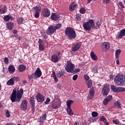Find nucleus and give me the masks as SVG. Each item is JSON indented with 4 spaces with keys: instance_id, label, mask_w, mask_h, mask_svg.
Returning <instances> with one entry per match:
<instances>
[{
    "instance_id": "nucleus-2",
    "label": "nucleus",
    "mask_w": 125,
    "mask_h": 125,
    "mask_svg": "<svg viewBox=\"0 0 125 125\" xmlns=\"http://www.w3.org/2000/svg\"><path fill=\"white\" fill-rule=\"evenodd\" d=\"M65 35L67 36L69 40H75L77 38L76 31L73 28L68 27L66 28Z\"/></svg>"
},
{
    "instance_id": "nucleus-25",
    "label": "nucleus",
    "mask_w": 125,
    "mask_h": 125,
    "mask_svg": "<svg viewBox=\"0 0 125 125\" xmlns=\"http://www.w3.org/2000/svg\"><path fill=\"white\" fill-rule=\"evenodd\" d=\"M51 106L53 109H58L60 108L59 103L58 102H53L51 104Z\"/></svg>"
},
{
    "instance_id": "nucleus-51",
    "label": "nucleus",
    "mask_w": 125,
    "mask_h": 125,
    "mask_svg": "<svg viewBox=\"0 0 125 125\" xmlns=\"http://www.w3.org/2000/svg\"><path fill=\"white\" fill-rule=\"evenodd\" d=\"M34 16L35 18H39L40 17V12H36Z\"/></svg>"
},
{
    "instance_id": "nucleus-5",
    "label": "nucleus",
    "mask_w": 125,
    "mask_h": 125,
    "mask_svg": "<svg viewBox=\"0 0 125 125\" xmlns=\"http://www.w3.org/2000/svg\"><path fill=\"white\" fill-rule=\"evenodd\" d=\"M74 69H75V64H73L71 61H67L66 66L65 67L66 72L72 73Z\"/></svg>"
},
{
    "instance_id": "nucleus-58",
    "label": "nucleus",
    "mask_w": 125,
    "mask_h": 125,
    "mask_svg": "<svg viewBox=\"0 0 125 125\" xmlns=\"http://www.w3.org/2000/svg\"><path fill=\"white\" fill-rule=\"evenodd\" d=\"M29 80H32V79H34V74L28 75Z\"/></svg>"
},
{
    "instance_id": "nucleus-23",
    "label": "nucleus",
    "mask_w": 125,
    "mask_h": 125,
    "mask_svg": "<svg viewBox=\"0 0 125 125\" xmlns=\"http://www.w3.org/2000/svg\"><path fill=\"white\" fill-rule=\"evenodd\" d=\"M26 68L27 67H26L25 65L20 64L19 66L18 70L19 71V72H24V71L26 70Z\"/></svg>"
},
{
    "instance_id": "nucleus-60",
    "label": "nucleus",
    "mask_w": 125,
    "mask_h": 125,
    "mask_svg": "<svg viewBox=\"0 0 125 125\" xmlns=\"http://www.w3.org/2000/svg\"><path fill=\"white\" fill-rule=\"evenodd\" d=\"M4 125H14V123H11V122H8L6 124H5Z\"/></svg>"
},
{
    "instance_id": "nucleus-16",
    "label": "nucleus",
    "mask_w": 125,
    "mask_h": 125,
    "mask_svg": "<svg viewBox=\"0 0 125 125\" xmlns=\"http://www.w3.org/2000/svg\"><path fill=\"white\" fill-rule=\"evenodd\" d=\"M47 32L49 35H52V34L54 33V32H56V30L54 26L51 25L48 28Z\"/></svg>"
},
{
    "instance_id": "nucleus-11",
    "label": "nucleus",
    "mask_w": 125,
    "mask_h": 125,
    "mask_svg": "<svg viewBox=\"0 0 125 125\" xmlns=\"http://www.w3.org/2000/svg\"><path fill=\"white\" fill-rule=\"evenodd\" d=\"M27 107H28V102L26 100H24L21 101V109L22 110V111H26Z\"/></svg>"
},
{
    "instance_id": "nucleus-49",
    "label": "nucleus",
    "mask_w": 125,
    "mask_h": 125,
    "mask_svg": "<svg viewBox=\"0 0 125 125\" xmlns=\"http://www.w3.org/2000/svg\"><path fill=\"white\" fill-rule=\"evenodd\" d=\"M84 79H85L86 82H87V81L89 80V77L87 76V75H84L83 76Z\"/></svg>"
},
{
    "instance_id": "nucleus-26",
    "label": "nucleus",
    "mask_w": 125,
    "mask_h": 125,
    "mask_svg": "<svg viewBox=\"0 0 125 125\" xmlns=\"http://www.w3.org/2000/svg\"><path fill=\"white\" fill-rule=\"evenodd\" d=\"M64 75H65V71L62 70L59 71L57 73V76L59 79H60V78H61L62 77H63Z\"/></svg>"
},
{
    "instance_id": "nucleus-55",
    "label": "nucleus",
    "mask_w": 125,
    "mask_h": 125,
    "mask_svg": "<svg viewBox=\"0 0 125 125\" xmlns=\"http://www.w3.org/2000/svg\"><path fill=\"white\" fill-rule=\"evenodd\" d=\"M50 101V99L49 98H47L46 101L45 102V105H47L48 104V103Z\"/></svg>"
},
{
    "instance_id": "nucleus-32",
    "label": "nucleus",
    "mask_w": 125,
    "mask_h": 125,
    "mask_svg": "<svg viewBox=\"0 0 125 125\" xmlns=\"http://www.w3.org/2000/svg\"><path fill=\"white\" fill-rule=\"evenodd\" d=\"M67 113L69 116H73L74 115V112H73V110L71 109V107H67L66 109Z\"/></svg>"
},
{
    "instance_id": "nucleus-30",
    "label": "nucleus",
    "mask_w": 125,
    "mask_h": 125,
    "mask_svg": "<svg viewBox=\"0 0 125 125\" xmlns=\"http://www.w3.org/2000/svg\"><path fill=\"white\" fill-rule=\"evenodd\" d=\"M114 107L118 108V109H121V108H122V104L119 101H117L114 103Z\"/></svg>"
},
{
    "instance_id": "nucleus-28",
    "label": "nucleus",
    "mask_w": 125,
    "mask_h": 125,
    "mask_svg": "<svg viewBox=\"0 0 125 125\" xmlns=\"http://www.w3.org/2000/svg\"><path fill=\"white\" fill-rule=\"evenodd\" d=\"M101 25V21H100L99 20H97L96 22V26H94L93 29H95L96 30H97V29H99L100 28V26Z\"/></svg>"
},
{
    "instance_id": "nucleus-33",
    "label": "nucleus",
    "mask_w": 125,
    "mask_h": 125,
    "mask_svg": "<svg viewBox=\"0 0 125 125\" xmlns=\"http://www.w3.org/2000/svg\"><path fill=\"white\" fill-rule=\"evenodd\" d=\"M7 11V7L6 6H4L2 9H0V12L1 14H4Z\"/></svg>"
},
{
    "instance_id": "nucleus-61",
    "label": "nucleus",
    "mask_w": 125,
    "mask_h": 125,
    "mask_svg": "<svg viewBox=\"0 0 125 125\" xmlns=\"http://www.w3.org/2000/svg\"><path fill=\"white\" fill-rule=\"evenodd\" d=\"M109 78L110 79V80H113L114 76L113 75L111 74L109 76Z\"/></svg>"
},
{
    "instance_id": "nucleus-46",
    "label": "nucleus",
    "mask_w": 125,
    "mask_h": 125,
    "mask_svg": "<svg viewBox=\"0 0 125 125\" xmlns=\"http://www.w3.org/2000/svg\"><path fill=\"white\" fill-rule=\"evenodd\" d=\"M76 21H81L82 20V17L81 16L77 15L75 17Z\"/></svg>"
},
{
    "instance_id": "nucleus-34",
    "label": "nucleus",
    "mask_w": 125,
    "mask_h": 125,
    "mask_svg": "<svg viewBox=\"0 0 125 125\" xmlns=\"http://www.w3.org/2000/svg\"><path fill=\"white\" fill-rule=\"evenodd\" d=\"M52 76L55 82H56V83H58V78H57V76H56V74L55 73V71H53Z\"/></svg>"
},
{
    "instance_id": "nucleus-15",
    "label": "nucleus",
    "mask_w": 125,
    "mask_h": 125,
    "mask_svg": "<svg viewBox=\"0 0 125 125\" xmlns=\"http://www.w3.org/2000/svg\"><path fill=\"white\" fill-rule=\"evenodd\" d=\"M89 94L88 95V98L90 100L92 99L94 97V93H95V88L92 87L89 89Z\"/></svg>"
},
{
    "instance_id": "nucleus-24",
    "label": "nucleus",
    "mask_w": 125,
    "mask_h": 125,
    "mask_svg": "<svg viewBox=\"0 0 125 125\" xmlns=\"http://www.w3.org/2000/svg\"><path fill=\"white\" fill-rule=\"evenodd\" d=\"M59 59L58 56H57V55L54 54L51 57V61L52 62H54V63H56L58 62Z\"/></svg>"
},
{
    "instance_id": "nucleus-7",
    "label": "nucleus",
    "mask_w": 125,
    "mask_h": 125,
    "mask_svg": "<svg viewBox=\"0 0 125 125\" xmlns=\"http://www.w3.org/2000/svg\"><path fill=\"white\" fill-rule=\"evenodd\" d=\"M102 92L104 96L108 95V93L110 92V85L109 84H104L102 89Z\"/></svg>"
},
{
    "instance_id": "nucleus-40",
    "label": "nucleus",
    "mask_w": 125,
    "mask_h": 125,
    "mask_svg": "<svg viewBox=\"0 0 125 125\" xmlns=\"http://www.w3.org/2000/svg\"><path fill=\"white\" fill-rule=\"evenodd\" d=\"M62 27V24L61 23L57 24L56 26H54L55 29H56V31L57 30H59Z\"/></svg>"
},
{
    "instance_id": "nucleus-4",
    "label": "nucleus",
    "mask_w": 125,
    "mask_h": 125,
    "mask_svg": "<svg viewBox=\"0 0 125 125\" xmlns=\"http://www.w3.org/2000/svg\"><path fill=\"white\" fill-rule=\"evenodd\" d=\"M123 74L119 73L116 75L114 78V83L118 85H123L125 84V79Z\"/></svg>"
},
{
    "instance_id": "nucleus-36",
    "label": "nucleus",
    "mask_w": 125,
    "mask_h": 125,
    "mask_svg": "<svg viewBox=\"0 0 125 125\" xmlns=\"http://www.w3.org/2000/svg\"><path fill=\"white\" fill-rule=\"evenodd\" d=\"M121 50L118 49L115 52V56L117 58V59H119V55L121 54Z\"/></svg>"
},
{
    "instance_id": "nucleus-48",
    "label": "nucleus",
    "mask_w": 125,
    "mask_h": 125,
    "mask_svg": "<svg viewBox=\"0 0 125 125\" xmlns=\"http://www.w3.org/2000/svg\"><path fill=\"white\" fill-rule=\"evenodd\" d=\"M112 122L115 125H120V121H119L118 120H113Z\"/></svg>"
},
{
    "instance_id": "nucleus-19",
    "label": "nucleus",
    "mask_w": 125,
    "mask_h": 125,
    "mask_svg": "<svg viewBox=\"0 0 125 125\" xmlns=\"http://www.w3.org/2000/svg\"><path fill=\"white\" fill-rule=\"evenodd\" d=\"M78 6V4L75 2H72L69 6V10L70 11H74Z\"/></svg>"
},
{
    "instance_id": "nucleus-54",
    "label": "nucleus",
    "mask_w": 125,
    "mask_h": 125,
    "mask_svg": "<svg viewBox=\"0 0 125 125\" xmlns=\"http://www.w3.org/2000/svg\"><path fill=\"white\" fill-rule=\"evenodd\" d=\"M103 1L104 4H108L110 2V0H103Z\"/></svg>"
},
{
    "instance_id": "nucleus-21",
    "label": "nucleus",
    "mask_w": 125,
    "mask_h": 125,
    "mask_svg": "<svg viewBox=\"0 0 125 125\" xmlns=\"http://www.w3.org/2000/svg\"><path fill=\"white\" fill-rule=\"evenodd\" d=\"M113 99V96L112 95L108 96L106 98H105L103 101V103L104 105H107L108 103H109L111 100Z\"/></svg>"
},
{
    "instance_id": "nucleus-44",
    "label": "nucleus",
    "mask_w": 125,
    "mask_h": 125,
    "mask_svg": "<svg viewBox=\"0 0 125 125\" xmlns=\"http://www.w3.org/2000/svg\"><path fill=\"white\" fill-rule=\"evenodd\" d=\"M47 117V115H46V114H44L41 117V119L42 121H45L46 120V117Z\"/></svg>"
},
{
    "instance_id": "nucleus-62",
    "label": "nucleus",
    "mask_w": 125,
    "mask_h": 125,
    "mask_svg": "<svg viewBox=\"0 0 125 125\" xmlns=\"http://www.w3.org/2000/svg\"><path fill=\"white\" fill-rule=\"evenodd\" d=\"M18 32V31L16 29H14V30H13V33L14 35L16 34Z\"/></svg>"
},
{
    "instance_id": "nucleus-41",
    "label": "nucleus",
    "mask_w": 125,
    "mask_h": 125,
    "mask_svg": "<svg viewBox=\"0 0 125 125\" xmlns=\"http://www.w3.org/2000/svg\"><path fill=\"white\" fill-rule=\"evenodd\" d=\"M3 20L5 22H7L9 21V15H5L3 17Z\"/></svg>"
},
{
    "instance_id": "nucleus-31",
    "label": "nucleus",
    "mask_w": 125,
    "mask_h": 125,
    "mask_svg": "<svg viewBox=\"0 0 125 125\" xmlns=\"http://www.w3.org/2000/svg\"><path fill=\"white\" fill-rule=\"evenodd\" d=\"M74 103V101L69 100L66 102L67 108H71V105Z\"/></svg>"
},
{
    "instance_id": "nucleus-8",
    "label": "nucleus",
    "mask_w": 125,
    "mask_h": 125,
    "mask_svg": "<svg viewBox=\"0 0 125 125\" xmlns=\"http://www.w3.org/2000/svg\"><path fill=\"white\" fill-rule=\"evenodd\" d=\"M111 90L114 92H124L125 91V87H116L115 85H111Z\"/></svg>"
},
{
    "instance_id": "nucleus-1",
    "label": "nucleus",
    "mask_w": 125,
    "mask_h": 125,
    "mask_svg": "<svg viewBox=\"0 0 125 125\" xmlns=\"http://www.w3.org/2000/svg\"><path fill=\"white\" fill-rule=\"evenodd\" d=\"M24 90L23 89H20V90L17 91V88H15L10 96L11 101L12 102H20Z\"/></svg>"
},
{
    "instance_id": "nucleus-43",
    "label": "nucleus",
    "mask_w": 125,
    "mask_h": 125,
    "mask_svg": "<svg viewBox=\"0 0 125 125\" xmlns=\"http://www.w3.org/2000/svg\"><path fill=\"white\" fill-rule=\"evenodd\" d=\"M24 21V19L23 18H19L18 19V22L19 24H22Z\"/></svg>"
},
{
    "instance_id": "nucleus-20",
    "label": "nucleus",
    "mask_w": 125,
    "mask_h": 125,
    "mask_svg": "<svg viewBox=\"0 0 125 125\" xmlns=\"http://www.w3.org/2000/svg\"><path fill=\"white\" fill-rule=\"evenodd\" d=\"M30 103L31 105V111L32 112H35L36 105L35 103V101L34 100V98H30Z\"/></svg>"
},
{
    "instance_id": "nucleus-27",
    "label": "nucleus",
    "mask_w": 125,
    "mask_h": 125,
    "mask_svg": "<svg viewBox=\"0 0 125 125\" xmlns=\"http://www.w3.org/2000/svg\"><path fill=\"white\" fill-rule=\"evenodd\" d=\"M90 57L91 58H92V59H93V60H94V61H96L97 59H98V58H97V56L95 55V53H94V52L93 51H92L90 53Z\"/></svg>"
},
{
    "instance_id": "nucleus-63",
    "label": "nucleus",
    "mask_w": 125,
    "mask_h": 125,
    "mask_svg": "<svg viewBox=\"0 0 125 125\" xmlns=\"http://www.w3.org/2000/svg\"><path fill=\"white\" fill-rule=\"evenodd\" d=\"M9 20H10V19L11 20H14V18H13V17H12V16L9 15Z\"/></svg>"
},
{
    "instance_id": "nucleus-39",
    "label": "nucleus",
    "mask_w": 125,
    "mask_h": 125,
    "mask_svg": "<svg viewBox=\"0 0 125 125\" xmlns=\"http://www.w3.org/2000/svg\"><path fill=\"white\" fill-rule=\"evenodd\" d=\"M35 12H40L42 10V8L40 6H36L34 7Z\"/></svg>"
},
{
    "instance_id": "nucleus-64",
    "label": "nucleus",
    "mask_w": 125,
    "mask_h": 125,
    "mask_svg": "<svg viewBox=\"0 0 125 125\" xmlns=\"http://www.w3.org/2000/svg\"><path fill=\"white\" fill-rule=\"evenodd\" d=\"M74 125H80V123H79V122L78 121L75 122V123L74 124Z\"/></svg>"
},
{
    "instance_id": "nucleus-56",
    "label": "nucleus",
    "mask_w": 125,
    "mask_h": 125,
    "mask_svg": "<svg viewBox=\"0 0 125 125\" xmlns=\"http://www.w3.org/2000/svg\"><path fill=\"white\" fill-rule=\"evenodd\" d=\"M119 5L120 6V7H121L122 8H125V5H124V4H123V2H119Z\"/></svg>"
},
{
    "instance_id": "nucleus-45",
    "label": "nucleus",
    "mask_w": 125,
    "mask_h": 125,
    "mask_svg": "<svg viewBox=\"0 0 125 125\" xmlns=\"http://www.w3.org/2000/svg\"><path fill=\"white\" fill-rule=\"evenodd\" d=\"M92 116L94 118H95V117H97L98 116V113H97L96 111H93L92 112Z\"/></svg>"
},
{
    "instance_id": "nucleus-18",
    "label": "nucleus",
    "mask_w": 125,
    "mask_h": 125,
    "mask_svg": "<svg viewBox=\"0 0 125 125\" xmlns=\"http://www.w3.org/2000/svg\"><path fill=\"white\" fill-rule=\"evenodd\" d=\"M51 18L52 20H53L54 21H57V20L60 18V16L57 13H52L51 16Z\"/></svg>"
},
{
    "instance_id": "nucleus-50",
    "label": "nucleus",
    "mask_w": 125,
    "mask_h": 125,
    "mask_svg": "<svg viewBox=\"0 0 125 125\" xmlns=\"http://www.w3.org/2000/svg\"><path fill=\"white\" fill-rule=\"evenodd\" d=\"M79 76L78 75H75L73 76L72 80L73 81H77V79H78Z\"/></svg>"
},
{
    "instance_id": "nucleus-38",
    "label": "nucleus",
    "mask_w": 125,
    "mask_h": 125,
    "mask_svg": "<svg viewBox=\"0 0 125 125\" xmlns=\"http://www.w3.org/2000/svg\"><path fill=\"white\" fill-rule=\"evenodd\" d=\"M44 45L43 44H39V49L41 51H43L44 50Z\"/></svg>"
},
{
    "instance_id": "nucleus-42",
    "label": "nucleus",
    "mask_w": 125,
    "mask_h": 125,
    "mask_svg": "<svg viewBox=\"0 0 125 125\" xmlns=\"http://www.w3.org/2000/svg\"><path fill=\"white\" fill-rule=\"evenodd\" d=\"M86 11V10H85V8H81L79 10V12L82 13V14H84Z\"/></svg>"
},
{
    "instance_id": "nucleus-22",
    "label": "nucleus",
    "mask_w": 125,
    "mask_h": 125,
    "mask_svg": "<svg viewBox=\"0 0 125 125\" xmlns=\"http://www.w3.org/2000/svg\"><path fill=\"white\" fill-rule=\"evenodd\" d=\"M13 27H14V22L9 21L6 23V28L8 29V30L11 31V30L13 29Z\"/></svg>"
},
{
    "instance_id": "nucleus-17",
    "label": "nucleus",
    "mask_w": 125,
    "mask_h": 125,
    "mask_svg": "<svg viewBox=\"0 0 125 125\" xmlns=\"http://www.w3.org/2000/svg\"><path fill=\"white\" fill-rule=\"evenodd\" d=\"M125 36V28L122 29L120 33L118 34L117 36V38L118 40H120V39H123L124 37Z\"/></svg>"
},
{
    "instance_id": "nucleus-52",
    "label": "nucleus",
    "mask_w": 125,
    "mask_h": 125,
    "mask_svg": "<svg viewBox=\"0 0 125 125\" xmlns=\"http://www.w3.org/2000/svg\"><path fill=\"white\" fill-rule=\"evenodd\" d=\"M39 44H44V43H43V41L41 39H39V42H38Z\"/></svg>"
},
{
    "instance_id": "nucleus-29",
    "label": "nucleus",
    "mask_w": 125,
    "mask_h": 125,
    "mask_svg": "<svg viewBox=\"0 0 125 125\" xmlns=\"http://www.w3.org/2000/svg\"><path fill=\"white\" fill-rule=\"evenodd\" d=\"M8 71L10 74L14 73L15 72V67H14V65H11L8 67Z\"/></svg>"
},
{
    "instance_id": "nucleus-57",
    "label": "nucleus",
    "mask_w": 125,
    "mask_h": 125,
    "mask_svg": "<svg viewBox=\"0 0 125 125\" xmlns=\"http://www.w3.org/2000/svg\"><path fill=\"white\" fill-rule=\"evenodd\" d=\"M100 119L101 122H104L105 120H106V118H105L104 116H102L100 117Z\"/></svg>"
},
{
    "instance_id": "nucleus-13",
    "label": "nucleus",
    "mask_w": 125,
    "mask_h": 125,
    "mask_svg": "<svg viewBox=\"0 0 125 125\" xmlns=\"http://www.w3.org/2000/svg\"><path fill=\"white\" fill-rule=\"evenodd\" d=\"M81 46H82V43L81 42L74 43L72 46V51H77V50H79V48H81Z\"/></svg>"
},
{
    "instance_id": "nucleus-9",
    "label": "nucleus",
    "mask_w": 125,
    "mask_h": 125,
    "mask_svg": "<svg viewBox=\"0 0 125 125\" xmlns=\"http://www.w3.org/2000/svg\"><path fill=\"white\" fill-rule=\"evenodd\" d=\"M42 71H41V68H40V67H38L34 73V80L41 78L42 77Z\"/></svg>"
},
{
    "instance_id": "nucleus-10",
    "label": "nucleus",
    "mask_w": 125,
    "mask_h": 125,
    "mask_svg": "<svg viewBox=\"0 0 125 125\" xmlns=\"http://www.w3.org/2000/svg\"><path fill=\"white\" fill-rule=\"evenodd\" d=\"M102 49L103 51L106 52L108 51V49H110V44L108 42H104L102 44Z\"/></svg>"
},
{
    "instance_id": "nucleus-3",
    "label": "nucleus",
    "mask_w": 125,
    "mask_h": 125,
    "mask_svg": "<svg viewBox=\"0 0 125 125\" xmlns=\"http://www.w3.org/2000/svg\"><path fill=\"white\" fill-rule=\"evenodd\" d=\"M83 29L86 31H91V28L93 29L95 26V23L94 22V20L90 19L87 22H85L83 23Z\"/></svg>"
},
{
    "instance_id": "nucleus-37",
    "label": "nucleus",
    "mask_w": 125,
    "mask_h": 125,
    "mask_svg": "<svg viewBox=\"0 0 125 125\" xmlns=\"http://www.w3.org/2000/svg\"><path fill=\"white\" fill-rule=\"evenodd\" d=\"M87 85L88 88H90L92 86V80H89L87 82Z\"/></svg>"
},
{
    "instance_id": "nucleus-53",
    "label": "nucleus",
    "mask_w": 125,
    "mask_h": 125,
    "mask_svg": "<svg viewBox=\"0 0 125 125\" xmlns=\"http://www.w3.org/2000/svg\"><path fill=\"white\" fill-rule=\"evenodd\" d=\"M79 71H80V68H77L75 70H73V72H72L71 74H76V73H79Z\"/></svg>"
},
{
    "instance_id": "nucleus-6",
    "label": "nucleus",
    "mask_w": 125,
    "mask_h": 125,
    "mask_svg": "<svg viewBox=\"0 0 125 125\" xmlns=\"http://www.w3.org/2000/svg\"><path fill=\"white\" fill-rule=\"evenodd\" d=\"M20 81V78L19 77L13 76L6 83L7 85H14L15 83L19 82Z\"/></svg>"
},
{
    "instance_id": "nucleus-35",
    "label": "nucleus",
    "mask_w": 125,
    "mask_h": 125,
    "mask_svg": "<svg viewBox=\"0 0 125 125\" xmlns=\"http://www.w3.org/2000/svg\"><path fill=\"white\" fill-rule=\"evenodd\" d=\"M41 34L42 36V37H43V38L45 39L46 40L47 39V38H48V35H47V34H45V32L44 31H42L41 32Z\"/></svg>"
},
{
    "instance_id": "nucleus-59",
    "label": "nucleus",
    "mask_w": 125,
    "mask_h": 125,
    "mask_svg": "<svg viewBox=\"0 0 125 125\" xmlns=\"http://www.w3.org/2000/svg\"><path fill=\"white\" fill-rule=\"evenodd\" d=\"M4 62L5 63V64H8V58L5 57L4 59Z\"/></svg>"
},
{
    "instance_id": "nucleus-12",
    "label": "nucleus",
    "mask_w": 125,
    "mask_h": 125,
    "mask_svg": "<svg viewBox=\"0 0 125 125\" xmlns=\"http://www.w3.org/2000/svg\"><path fill=\"white\" fill-rule=\"evenodd\" d=\"M42 15L44 17H49L50 16V10L47 8H44L42 11Z\"/></svg>"
},
{
    "instance_id": "nucleus-47",
    "label": "nucleus",
    "mask_w": 125,
    "mask_h": 125,
    "mask_svg": "<svg viewBox=\"0 0 125 125\" xmlns=\"http://www.w3.org/2000/svg\"><path fill=\"white\" fill-rule=\"evenodd\" d=\"M5 115L7 118H9V117H10V113L9 112V111L8 110H7L5 112Z\"/></svg>"
},
{
    "instance_id": "nucleus-14",
    "label": "nucleus",
    "mask_w": 125,
    "mask_h": 125,
    "mask_svg": "<svg viewBox=\"0 0 125 125\" xmlns=\"http://www.w3.org/2000/svg\"><path fill=\"white\" fill-rule=\"evenodd\" d=\"M37 101L38 102H40L41 103H42L43 101H44V97L42 94L38 93L36 95Z\"/></svg>"
}]
</instances>
